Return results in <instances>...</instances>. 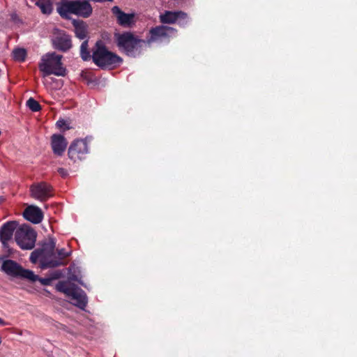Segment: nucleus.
I'll use <instances>...</instances> for the list:
<instances>
[{"instance_id": "1", "label": "nucleus", "mask_w": 357, "mask_h": 357, "mask_svg": "<svg viewBox=\"0 0 357 357\" xmlns=\"http://www.w3.org/2000/svg\"><path fill=\"white\" fill-rule=\"evenodd\" d=\"M92 60L101 68H113L119 66L123 60L116 54L109 51L102 40H98L93 48Z\"/></svg>"}, {"instance_id": "2", "label": "nucleus", "mask_w": 357, "mask_h": 357, "mask_svg": "<svg viewBox=\"0 0 357 357\" xmlns=\"http://www.w3.org/2000/svg\"><path fill=\"white\" fill-rule=\"evenodd\" d=\"M62 58V55L55 52H48L44 54L38 64L39 70L43 73V77L50 75L66 76L67 70L61 61Z\"/></svg>"}, {"instance_id": "3", "label": "nucleus", "mask_w": 357, "mask_h": 357, "mask_svg": "<svg viewBox=\"0 0 357 357\" xmlns=\"http://www.w3.org/2000/svg\"><path fill=\"white\" fill-rule=\"evenodd\" d=\"M92 7L86 0H63L57 7V11L63 17L68 14H74L82 17H88L92 13Z\"/></svg>"}, {"instance_id": "4", "label": "nucleus", "mask_w": 357, "mask_h": 357, "mask_svg": "<svg viewBox=\"0 0 357 357\" xmlns=\"http://www.w3.org/2000/svg\"><path fill=\"white\" fill-rule=\"evenodd\" d=\"M56 289L57 291L65 294L76 306L82 309L86 307L87 303L86 295L82 289L75 284L61 281L56 284Z\"/></svg>"}, {"instance_id": "5", "label": "nucleus", "mask_w": 357, "mask_h": 357, "mask_svg": "<svg viewBox=\"0 0 357 357\" xmlns=\"http://www.w3.org/2000/svg\"><path fill=\"white\" fill-rule=\"evenodd\" d=\"M118 47L123 50L128 55L134 56L146 41L136 37L130 32L118 33L115 36Z\"/></svg>"}, {"instance_id": "6", "label": "nucleus", "mask_w": 357, "mask_h": 357, "mask_svg": "<svg viewBox=\"0 0 357 357\" xmlns=\"http://www.w3.org/2000/svg\"><path fill=\"white\" fill-rule=\"evenodd\" d=\"M1 270L10 276L25 278L31 282H36L38 279V276L32 271L23 268L19 264L11 259L3 261Z\"/></svg>"}, {"instance_id": "7", "label": "nucleus", "mask_w": 357, "mask_h": 357, "mask_svg": "<svg viewBox=\"0 0 357 357\" xmlns=\"http://www.w3.org/2000/svg\"><path fill=\"white\" fill-rule=\"evenodd\" d=\"M36 234L33 229L21 227L15 232V241L22 250H31L34 248Z\"/></svg>"}, {"instance_id": "8", "label": "nucleus", "mask_w": 357, "mask_h": 357, "mask_svg": "<svg viewBox=\"0 0 357 357\" xmlns=\"http://www.w3.org/2000/svg\"><path fill=\"white\" fill-rule=\"evenodd\" d=\"M56 248V241L53 238H50L47 242H45L41 249H37L33 250L30 255V261L33 264H36L38 261H40V266L43 269L50 268V266H45V260H50L48 257L45 255L47 253V250L51 252L53 248Z\"/></svg>"}, {"instance_id": "9", "label": "nucleus", "mask_w": 357, "mask_h": 357, "mask_svg": "<svg viewBox=\"0 0 357 357\" xmlns=\"http://www.w3.org/2000/svg\"><path fill=\"white\" fill-rule=\"evenodd\" d=\"M89 153V146L86 139H76L68 148V157L73 162H77L86 158Z\"/></svg>"}, {"instance_id": "10", "label": "nucleus", "mask_w": 357, "mask_h": 357, "mask_svg": "<svg viewBox=\"0 0 357 357\" xmlns=\"http://www.w3.org/2000/svg\"><path fill=\"white\" fill-rule=\"evenodd\" d=\"M176 29L167 26H157L149 30V36L147 38L146 43L151 44L152 43L162 41L163 39L167 38L174 34Z\"/></svg>"}, {"instance_id": "11", "label": "nucleus", "mask_w": 357, "mask_h": 357, "mask_svg": "<svg viewBox=\"0 0 357 357\" xmlns=\"http://www.w3.org/2000/svg\"><path fill=\"white\" fill-rule=\"evenodd\" d=\"M33 198L44 202L52 196V186L45 182L34 183L30 187Z\"/></svg>"}, {"instance_id": "12", "label": "nucleus", "mask_w": 357, "mask_h": 357, "mask_svg": "<svg viewBox=\"0 0 357 357\" xmlns=\"http://www.w3.org/2000/svg\"><path fill=\"white\" fill-rule=\"evenodd\" d=\"M53 47L61 52H66L72 47L71 39L64 31L56 30L52 39Z\"/></svg>"}, {"instance_id": "13", "label": "nucleus", "mask_w": 357, "mask_h": 357, "mask_svg": "<svg viewBox=\"0 0 357 357\" xmlns=\"http://www.w3.org/2000/svg\"><path fill=\"white\" fill-rule=\"evenodd\" d=\"M17 226L16 221H9L1 226L0 229V241L3 248H8V241L12 239L14 231L17 229Z\"/></svg>"}, {"instance_id": "14", "label": "nucleus", "mask_w": 357, "mask_h": 357, "mask_svg": "<svg viewBox=\"0 0 357 357\" xmlns=\"http://www.w3.org/2000/svg\"><path fill=\"white\" fill-rule=\"evenodd\" d=\"M68 146L66 139L61 134H54L51 137V146L53 153L59 156H61L66 151Z\"/></svg>"}, {"instance_id": "15", "label": "nucleus", "mask_w": 357, "mask_h": 357, "mask_svg": "<svg viewBox=\"0 0 357 357\" xmlns=\"http://www.w3.org/2000/svg\"><path fill=\"white\" fill-rule=\"evenodd\" d=\"M24 218L33 224L40 223L43 219L42 210L36 206H29L24 211Z\"/></svg>"}, {"instance_id": "16", "label": "nucleus", "mask_w": 357, "mask_h": 357, "mask_svg": "<svg viewBox=\"0 0 357 357\" xmlns=\"http://www.w3.org/2000/svg\"><path fill=\"white\" fill-rule=\"evenodd\" d=\"M113 14L117 18L118 23L123 26H129L133 23L135 15L123 12L118 6H114L112 9Z\"/></svg>"}, {"instance_id": "17", "label": "nucleus", "mask_w": 357, "mask_h": 357, "mask_svg": "<svg viewBox=\"0 0 357 357\" xmlns=\"http://www.w3.org/2000/svg\"><path fill=\"white\" fill-rule=\"evenodd\" d=\"M70 252L66 251V249L61 248L56 250L57 259L45 260V266H50V268H55L60 266L66 265L63 260L70 255Z\"/></svg>"}, {"instance_id": "18", "label": "nucleus", "mask_w": 357, "mask_h": 357, "mask_svg": "<svg viewBox=\"0 0 357 357\" xmlns=\"http://www.w3.org/2000/svg\"><path fill=\"white\" fill-rule=\"evenodd\" d=\"M186 17V13L182 11H165L160 15V20L163 24H174L178 19H185Z\"/></svg>"}, {"instance_id": "19", "label": "nucleus", "mask_w": 357, "mask_h": 357, "mask_svg": "<svg viewBox=\"0 0 357 357\" xmlns=\"http://www.w3.org/2000/svg\"><path fill=\"white\" fill-rule=\"evenodd\" d=\"M30 1L36 5L43 14L49 15L52 11L51 0H30Z\"/></svg>"}, {"instance_id": "20", "label": "nucleus", "mask_w": 357, "mask_h": 357, "mask_svg": "<svg viewBox=\"0 0 357 357\" xmlns=\"http://www.w3.org/2000/svg\"><path fill=\"white\" fill-rule=\"evenodd\" d=\"M75 36L81 40L84 39L87 35L86 25L82 22L73 21Z\"/></svg>"}, {"instance_id": "21", "label": "nucleus", "mask_w": 357, "mask_h": 357, "mask_svg": "<svg viewBox=\"0 0 357 357\" xmlns=\"http://www.w3.org/2000/svg\"><path fill=\"white\" fill-rule=\"evenodd\" d=\"M80 56L84 61H89L92 59L90 51L89 50L88 40L82 42L80 46Z\"/></svg>"}, {"instance_id": "22", "label": "nucleus", "mask_w": 357, "mask_h": 357, "mask_svg": "<svg viewBox=\"0 0 357 357\" xmlns=\"http://www.w3.org/2000/svg\"><path fill=\"white\" fill-rule=\"evenodd\" d=\"M26 51L24 48H15L12 52L13 59L16 61L22 62L26 56Z\"/></svg>"}, {"instance_id": "23", "label": "nucleus", "mask_w": 357, "mask_h": 357, "mask_svg": "<svg viewBox=\"0 0 357 357\" xmlns=\"http://www.w3.org/2000/svg\"><path fill=\"white\" fill-rule=\"evenodd\" d=\"M26 106L32 111V112H38L41 109V106L38 101H36L33 98H30L26 101Z\"/></svg>"}, {"instance_id": "24", "label": "nucleus", "mask_w": 357, "mask_h": 357, "mask_svg": "<svg viewBox=\"0 0 357 357\" xmlns=\"http://www.w3.org/2000/svg\"><path fill=\"white\" fill-rule=\"evenodd\" d=\"M56 126L64 130H68L70 128L69 126H67L66 121L64 119H59L56 122Z\"/></svg>"}, {"instance_id": "25", "label": "nucleus", "mask_w": 357, "mask_h": 357, "mask_svg": "<svg viewBox=\"0 0 357 357\" xmlns=\"http://www.w3.org/2000/svg\"><path fill=\"white\" fill-rule=\"evenodd\" d=\"M45 255L48 257L50 259H57V256L55 252V248H53L52 250H51V252L47 250Z\"/></svg>"}, {"instance_id": "26", "label": "nucleus", "mask_w": 357, "mask_h": 357, "mask_svg": "<svg viewBox=\"0 0 357 357\" xmlns=\"http://www.w3.org/2000/svg\"><path fill=\"white\" fill-rule=\"evenodd\" d=\"M58 172L62 176H66L68 173H67V171L63 169V168H59L58 169Z\"/></svg>"}, {"instance_id": "27", "label": "nucleus", "mask_w": 357, "mask_h": 357, "mask_svg": "<svg viewBox=\"0 0 357 357\" xmlns=\"http://www.w3.org/2000/svg\"><path fill=\"white\" fill-rule=\"evenodd\" d=\"M37 280H40V282L43 284H48V280L47 279H40L38 278V279Z\"/></svg>"}, {"instance_id": "28", "label": "nucleus", "mask_w": 357, "mask_h": 357, "mask_svg": "<svg viewBox=\"0 0 357 357\" xmlns=\"http://www.w3.org/2000/svg\"><path fill=\"white\" fill-rule=\"evenodd\" d=\"M0 325L1 326H8V325H9V324L8 322L5 321L1 318H0Z\"/></svg>"}]
</instances>
